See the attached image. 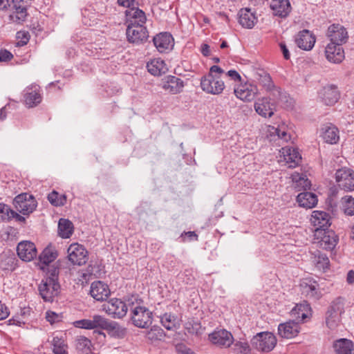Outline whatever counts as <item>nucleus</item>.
<instances>
[{"label":"nucleus","instance_id":"1","mask_svg":"<svg viewBox=\"0 0 354 354\" xmlns=\"http://www.w3.org/2000/svg\"><path fill=\"white\" fill-rule=\"evenodd\" d=\"M310 308L306 302L297 305L291 311V315L295 320H289L280 324L278 326V334L282 338L291 339L299 333V323L303 322L307 317Z\"/></svg>","mask_w":354,"mask_h":354},{"label":"nucleus","instance_id":"2","mask_svg":"<svg viewBox=\"0 0 354 354\" xmlns=\"http://www.w3.org/2000/svg\"><path fill=\"white\" fill-rule=\"evenodd\" d=\"M74 326L77 328L87 330L100 328L109 331H118L120 328L119 325L113 322H109L104 317L100 315H94L89 319H83L75 321Z\"/></svg>","mask_w":354,"mask_h":354},{"label":"nucleus","instance_id":"3","mask_svg":"<svg viewBox=\"0 0 354 354\" xmlns=\"http://www.w3.org/2000/svg\"><path fill=\"white\" fill-rule=\"evenodd\" d=\"M129 310L131 312V320L134 326L146 328L152 323V313L146 307L135 305L129 301Z\"/></svg>","mask_w":354,"mask_h":354},{"label":"nucleus","instance_id":"4","mask_svg":"<svg viewBox=\"0 0 354 354\" xmlns=\"http://www.w3.org/2000/svg\"><path fill=\"white\" fill-rule=\"evenodd\" d=\"M13 205L17 211L23 215L28 216L36 209L37 203L32 194L22 193L15 196Z\"/></svg>","mask_w":354,"mask_h":354},{"label":"nucleus","instance_id":"5","mask_svg":"<svg viewBox=\"0 0 354 354\" xmlns=\"http://www.w3.org/2000/svg\"><path fill=\"white\" fill-rule=\"evenodd\" d=\"M276 344V337L269 332L259 333L251 339L252 347L261 352H269L272 351Z\"/></svg>","mask_w":354,"mask_h":354},{"label":"nucleus","instance_id":"6","mask_svg":"<svg viewBox=\"0 0 354 354\" xmlns=\"http://www.w3.org/2000/svg\"><path fill=\"white\" fill-rule=\"evenodd\" d=\"M128 300L126 304L120 299L112 298L102 305V309L110 316L115 319H120L124 317L129 309Z\"/></svg>","mask_w":354,"mask_h":354},{"label":"nucleus","instance_id":"7","mask_svg":"<svg viewBox=\"0 0 354 354\" xmlns=\"http://www.w3.org/2000/svg\"><path fill=\"white\" fill-rule=\"evenodd\" d=\"M335 180L339 189L345 192L354 191V171L342 167L335 172Z\"/></svg>","mask_w":354,"mask_h":354},{"label":"nucleus","instance_id":"8","mask_svg":"<svg viewBox=\"0 0 354 354\" xmlns=\"http://www.w3.org/2000/svg\"><path fill=\"white\" fill-rule=\"evenodd\" d=\"M68 258L73 265L82 266L88 259V251L84 245L77 243H72L68 248Z\"/></svg>","mask_w":354,"mask_h":354},{"label":"nucleus","instance_id":"9","mask_svg":"<svg viewBox=\"0 0 354 354\" xmlns=\"http://www.w3.org/2000/svg\"><path fill=\"white\" fill-rule=\"evenodd\" d=\"M60 286L54 279H42L39 285V292L45 301L52 302L55 297L59 294Z\"/></svg>","mask_w":354,"mask_h":354},{"label":"nucleus","instance_id":"10","mask_svg":"<svg viewBox=\"0 0 354 354\" xmlns=\"http://www.w3.org/2000/svg\"><path fill=\"white\" fill-rule=\"evenodd\" d=\"M126 35L129 42L136 44H143L149 37V33L145 25H128Z\"/></svg>","mask_w":354,"mask_h":354},{"label":"nucleus","instance_id":"11","mask_svg":"<svg viewBox=\"0 0 354 354\" xmlns=\"http://www.w3.org/2000/svg\"><path fill=\"white\" fill-rule=\"evenodd\" d=\"M209 340L221 348H228L234 342L232 333L225 329H216L209 335Z\"/></svg>","mask_w":354,"mask_h":354},{"label":"nucleus","instance_id":"12","mask_svg":"<svg viewBox=\"0 0 354 354\" xmlns=\"http://www.w3.org/2000/svg\"><path fill=\"white\" fill-rule=\"evenodd\" d=\"M330 216L328 213L324 211H313L311 215L310 221L315 227V236L322 234V231L328 230L330 226Z\"/></svg>","mask_w":354,"mask_h":354},{"label":"nucleus","instance_id":"13","mask_svg":"<svg viewBox=\"0 0 354 354\" xmlns=\"http://www.w3.org/2000/svg\"><path fill=\"white\" fill-rule=\"evenodd\" d=\"M201 86L203 91L207 93L218 95L222 93L225 88L223 81L215 77L212 74L202 77Z\"/></svg>","mask_w":354,"mask_h":354},{"label":"nucleus","instance_id":"14","mask_svg":"<svg viewBox=\"0 0 354 354\" xmlns=\"http://www.w3.org/2000/svg\"><path fill=\"white\" fill-rule=\"evenodd\" d=\"M327 36L331 43L342 46L348 38L346 29L339 24H332L328 28Z\"/></svg>","mask_w":354,"mask_h":354},{"label":"nucleus","instance_id":"15","mask_svg":"<svg viewBox=\"0 0 354 354\" xmlns=\"http://www.w3.org/2000/svg\"><path fill=\"white\" fill-rule=\"evenodd\" d=\"M160 86L170 94H178L183 91L185 84L182 79L174 75H168L162 80Z\"/></svg>","mask_w":354,"mask_h":354},{"label":"nucleus","instance_id":"16","mask_svg":"<svg viewBox=\"0 0 354 354\" xmlns=\"http://www.w3.org/2000/svg\"><path fill=\"white\" fill-rule=\"evenodd\" d=\"M156 49L161 53L170 51L174 44L172 35L168 32H161L153 38Z\"/></svg>","mask_w":354,"mask_h":354},{"label":"nucleus","instance_id":"17","mask_svg":"<svg viewBox=\"0 0 354 354\" xmlns=\"http://www.w3.org/2000/svg\"><path fill=\"white\" fill-rule=\"evenodd\" d=\"M17 255L24 261H30L37 256V249L32 242L24 241L17 247Z\"/></svg>","mask_w":354,"mask_h":354},{"label":"nucleus","instance_id":"18","mask_svg":"<svg viewBox=\"0 0 354 354\" xmlns=\"http://www.w3.org/2000/svg\"><path fill=\"white\" fill-rule=\"evenodd\" d=\"M235 95L240 100L245 102H251L258 93V88L251 84H241L234 88Z\"/></svg>","mask_w":354,"mask_h":354},{"label":"nucleus","instance_id":"19","mask_svg":"<svg viewBox=\"0 0 354 354\" xmlns=\"http://www.w3.org/2000/svg\"><path fill=\"white\" fill-rule=\"evenodd\" d=\"M325 55L327 60L334 64L341 63L345 57L342 46L331 42L326 46Z\"/></svg>","mask_w":354,"mask_h":354},{"label":"nucleus","instance_id":"20","mask_svg":"<svg viewBox=\"0 0 354 354\" xmlns=\"http://www.w3.org/2000/svg\"><path fill=\"white\" fill-rule=\"evenodd\" d=\"M281 152L283 161H284L290 168L296 167L301 161V156L298 150L295 148L285 147L281 149Z\"/></svg>","mask_w":354,"mask_h":354},{"label":"nucleus","instance_id":"21","mask_svg":"<svg viewBox=\"0 0 354 354\" xmlns=\"http://www.w3.org/2000/svg\"><path fill=\"white\" fill-rule=\"evenodd\" d=\"M12 5L14 11L10 15V19L19 24L24 21L28 15L26 1L24 0H15Z\"/></svg>","mask_w":354,"mask_h":354},{"label":"nucleus","instance_id":"22","mask_svg":"<svg viewBox=\"0 0 354 354\" xmlns=\"http://www.w3.org/2000/svg\"><path fill=\"white\" fill-rule=\"evenodd\" d=\"M40 88L37 85L27 87L24 91V100L28 108L37 106L41 102Z\"/></svg>","mask_w":354,"mask_h":354},{"label":"nucleus","instance_id":"23","mask_svg":"<svg viewBox=\"0 0 354 354\" xmlns=\"http://www.w3.org/2000/svg\"><path fill=\"white\" fill-rule=\"evenodd\" d=\"M319 97L326 105H333L339 97L337 88L334 85L327 86L319 92Z\"/></svg>","mask_w":354,"mask_h":354},{"label":"nucleus","instance_id":"24","mask_svg":"<svg viewBox=\"0 0 354 354\" xmlns=\"http://www.w3.org/2000/svg\"><path fill=\"white\" fill-rule=\"evenodd\" d=\"M317 239H320L319 241L320 246L326 250H332L335 248L338 241V237L333 230H324L322 234L316 236Z\"/></svg>","mask_w":354,"mask_h":354},{"label":"nucleus","instance_id":"25","mask_svg":"<svg viewBox=\"0 0 354 354\" xmlns=\"http://www.w3.org/2000/svg\"><path fill=\"white\" fill-rule=\"evenodd\" d=\"M267 138L270 141L282 140L288 142L290 136L287 133L286 127L284 124L278 127L268 126L267 129Z\"/></svg>","mask_w":354,"mask_h":354},{"label":"nucleus","instance_id":"26","mask_svg":"<svg viewBox=\"0 0 354 354\" xmlns=\"http://www.w3.org/2000/svg\"><path fill=\"white\" fill-rule=\"evenodd\" d=\"M110 294L108 286L100 281H96L91 283L90 295L97 301L105 300Z\"/></svg>","mask_w":354,"mask_h":354},{"label":"nucleus","instance_id":"27","mask_svg":"<svg viewBox=\"0 0 354 354\" xmlns=\"http://www.w3.org/2000/svg\"><path fill=\"white\" fill-rule=\"evenodd\" d=\"M295 41L299 48L309 50L314 46L315 38L309 30H303L297 35Z\"/></svg>","mask_w":354,"mask_h":354},{"label":"nucleus","instance_id":"28","mask_svg":"<svg viewBox=\"0 0 354 354\" xmlns=\"http://www.w3.org/2000/svg\"><path fill=\"white\" fill-rule=\"evenodd\" d=\"M257 21V18L250 8H241L239 12V23L245 28L251 29Z\"/></svg>","mask_w":354,"mask_h":354},{"label":"nucleus","instance_id":"29","mask_svg":"<svg viewBox=\"0 0 354 354\" xmlns=\"http://www.w3.org/2000/svg\"><path fill=\"white\" fill-rule=\"evenodd\" d=\"M57 256L58 253L55 247L51 245L46 247L39 256L38 266L40 269L45 271L46 266L53 262Z\"/></svg>","mask_w":354,"mask_h":354},{"label":"nucleus","instance_id":"30","mask_svg":"<svg viewBox=\"0 0 354 354\" xmlns=\"http://www.w3.org/2000/svg\"><path fill=\"white\" fill-rule=\"evenodd\" d=\"M270 8L274 15L283 18L290 12L291 6L288 0H272Z\"/></svg>","mask_w":354,"mask_h":354},{"label":"nucleus","instance_id":"31","mask_svg":"<svg viewBox=\"0 0 354 354\" xmlns=\"http://www.w3.org/2000/svg\"><path fill=\"white\" fill-rule=\"evenodd\" d=\"M129 19L128 25H145L147 21L145 13L138 8L132 7L125 12Z\"/></svg>","mask_w":354,"mask_h":354},{"label":"nucleus","instance_id":"32","mask_svg":"<svg viewBox=\"0 0 354 354\" xmlns=\"http://www.w3.org/2000/svg\"><path fill=\"white\" fill-rule=\"evenodd\" d=\"M254 109L259 115L264 118H270L274 114L272 104L267 97L258 99L254 103Z\"/></svg>","mask_w":354,"mask_h":354},{"label":"nucleus","instance_id":"33","mask_svg":"<svg viewBox=\"0 0 354 354\" xmlns=\"http://www.w3.org/2000/svg\"><path fill=\"white\" fill-rule=\"evenodd\" d=\"M322 136L328 143H336L339 140L338 129L330 123L324 124L322 127Z\"/></svg>","mask_w":354,"mask_h":354},{"label":"nucleus","instance_id":"34","mask_svg":"<svg viewBox=\"0 0 354 354\" xmlns=\"http://www.w3.org/2000/svg\"><path fill=\"white\" fill-rule=\"evenodd\" d=\"M333 348L336 354H354L353 342L346 338L335 341Z\"/></svg>","mask_w":354,"mask_h":354},{"label":"nucleus","instance_id":"35","mask_svg":"<svg viewBox=\"0 0 354 354\" xmlns=\"http://www.w3.org/2000/svg\"><path fill=\"white\" fill-rule=\"evenodd\" d=\"M297 201L299 206L310 209L317 203V196L315 194L308 192H304L298 194Z\"/></svg>","mask_w":354,"mask_h":354},{"label":"nucleus","instance_id":"36","mask_svg":"<svg viewBox=\"0 0 354 354\" xmlns=\"http://www.w3.org/2000/svg\"><path fill=\"white\" fill-rule=\"evenodd\" d=\"M312 261L319 270L326 272L328 269L330 261L326 254L317 250L313 254Z\"/></svg>","mask_w":354,"mask_h":354},{"label":"nucleus","instance_id":"37","mask_svg":"<svg viewBox=\"0 0 354 354\" xmlns=\"http://www.w3.org/2000/svg\"><path fill=\"white\" fill-rule=\"evenodd\" d=\"M259 78L258 81L259 83L267 91H274L278 93V95L280 94L279 88H277L274 84L272 78L269 73H266V71H261L258 73Z\"/></svg>","mask_w":354,"mask_h":354},{"label":"nucleus","instance_id":"38","mask_svg":"<svg viewBox=\"0 0 354 354\" xmlns=\"http://www.w3.org/2000/svg\"><path fill=\"white\" fill-rule=\"evenodd\" d=\"M318 286V284L315 281L311 283L303 282L301 283V293L307 297L317 299L321 295Z\"/></svg>","mask_w":354,"mask_h":354},{"label":"nucleus","instance_id":"39","mask_svg":"<svg viewBox=\"0 0 354 354\" xmlns=\"http://www.w3.org/2000/svg\"><path fill=\"white\" fill-rule=\"evenodd\" d=\"M148 71L153 75H160L165 73L167 67L165 62L160 59H154L147 64Z\"/></svg>","mask_w":354,"mask_h":354},{"label":"nucleus","instance_id":"40","mask_svg":"<svg viewBox=\"0 0 354 354\" xmlns=\"http://www.w3.org/2000/svg\"><path fill=\"white\" fill-rule=\"evenodd\" d=\"M58 230L62 238H69L73 232V225L68 219L60 218L58 223Z\"/></svg>","mask_w":354,"mask_h":354},{"label":"nucleus","instance_id":"41","mask_svg":"<svg viewBox=\"0 0 354 354\" xmlns=\"http://www.w3.org/2000/svg\"><path fill=\"white\" fill-rule=\"evenodd\" d=\"M75 342L77 350L82 354H88L91 352L93 345L88 338L84 336H78L75 339Z\"/></svg>","mask_w":354,"mask_h":354},{"label":"nucleus","instance_id":"42","mask_svg":"<svg viewBox=\"0 0 354 354\" xmlns=\"http://www.w3.org/2000/svg\"><path fill=\"white\" fill-rule=\"evenodd\" d=\"M342 209L348 216L354 215V198L346 196L342 198Z\"/></svg>","mask_w":354,"mask_h":354},{"label":"nucleus","instance_id":"43","mask_svg":"<svg viewBox=\"0 0 354 354\" xmlns=\"http://www.w3.org/2000/svg\"><path fill=\"white\" fill-rule=\"evenodd\" d=\"M160 322L167 330H172L176 327V317L171 313H165L160 316Z\"/></svg>","mask_w":354,"mask_h":354},{"label":"nucleus","instance_id":"44","mask_svg":"<svg viewBox=\"0 0 354 354\" xmlns=\"http://www.w3.org/2000/svg\"><path fill=\"white\" fill-rule=\"evenodd\" d=\"M48 200L54 206H63L66 203V196L64 194L59 195L58 192L53 191L48 194Z\"/></svg>","mask_w":354,"mask_h":354},{"label":"nucleus","instance_id":"45","mask_svg":"<svg viewBox=\"0 0 354 354\" xmlns=\"http://www.w3.org/2000/svg\"><path fill=\"white\" fill-rule=\"evenodd\" d=\"M292 178L296 188L302 187L304 190L310 189L311 183L308 178L301 176L299 174H292Z\"/></svg>","mask_w":354,"mask_h":354},{"label":"nucleus","instance_id":"46","mask_svg":"<svg viewBox=\"0 0 354 354\" xmlns=\"http://www.w3.org/2000/svg\"><path fill=\"white\" fill-rule=\"evenodd\" d=\"M232 351L234 354H251V349L248 342H236L234 344Z\"/></svg>","mask_w":354,"mask_h":354},{"label":"nucleus","instance_id":"47","mask_svg":"<svg viewBox=\"0 0 354 354\" xmlns=\"http://www.w3.org/2000/svg\"><path fill=\"white\" fill-rule=\"evenodd\" d=\"M53 352L54 354H68L67 346L57 337H54L53 339Z\"/></svg>","mask_w":354,"mask_h":354},{"label":"nucleus","instance_id":"48","mask_svg":"<svg viewBox=\"0 0 354 354\" xmlns=\"http://www.w3.org/2000/svg\"><path fill=\"white\" fill-rule=\"evenodd\" d=\"M45 270H46L47 277L46 279H54V281H58L59 275V268L55 265L46 266Z\"/></svg>","mask_w":354,"mask_h":354},{"label":"nucleus","instance_id":"49","mask_svg":"<svg viewBox=\"0 0 354 354\" xmlns=\"http://www.w3.org/2000/svg\"><path fill=\"white\" fill-rule=\"evenodd\" d=\"M15 266V259L12 257H5L0 261V268L3 270H13Z\"/></svg>","mask_w":354,"mask_h":354},{"label":"nucleus","instance_id":"50","mask_svg":"<svg viewBox=\"0 0 354 354\" xmlns=\"http://www.w3.org/2000/svg\"><path fill=\"white\" fill-rule=\"evenodd\" d=\"M11 208L3 203H0V221H10V211Z\"/></svg>","mask_w":354,"mask_h":354},{"label":"nucleus","instance_id":"51","mask_svg":"<svg viewBox=\"0 0 354 354\" xmlns=\"http://www.w3.org/2000/svg\"><path fill=\"white\" fill-rule=\"evenodd\" d=\"M186 329L189 333L196 334L201 333L200 330L201 328V324L197 322H188L186 324Z\"/></svg>","mask_w":354,"mask_h":354},{"label":"nucleus","instance_id":"52","mask_svg":"<svg viewBox=\"0 0 354 354\" xmlns=\"http://www.w3.org/2000/svg\"><path fill=\"white\" fill-rule=\"evenodd\" d=\"M12 54L7 50H0V62H8L12 59Z\"/></svg>","mask_w":354,"mask_h":354},{"label":"nucleus","instance_id":"53","mask_svg":"<svg viewBox=\"0 0 354 354\" xmlns=\"http://www.w3.org/2000/svg\"><path fill=\"white\" fill-rule=\"evenodd\" d=\"M46 319L48 322H49L50 324H53L55 322L59 321V316L52 311H48L46 312Z\"/></svg>","mask_w":354,"mask_h":354},{"label":"nucleus","instance_id":"54","mask_svg":"<svg viewBox=\"0 0 354 354\" xmlns=\"http://www.w3.org/2000/svg\"><path fill=\"white\" fill-rule=\"evenodd\" d=\"M12 218H15L16 220V221L19 222V223H25L26 222V218L24 216L19 214L17 212H15L12 209H11V211H10V221Z\"/></svg>","mask_w":354,"mask_h":354},{"label":"nucleus","instance_id":"55","mask_svg":"<svg viewBox=\"0 0 354 354\" xmlns=\"http://www.w3.org/2000/svg\"><path fill=\"white\" fill-rule=\"evenodd\" d=\"M8 315V308L4 304L0 301V320L7 318Z\"/></svg>","mask_w":354,"mask_h":354},{"label":"nucleus","instance_id":"56","mask_svg":"<svg viewBox=\"0 0 354 354\" xmlns=\"http://www.w3.org/2000/svg\"><path fill=\"white\" fill-rule=\"evenodd\" d=\"M15 0H0V10L6 11L12 6Z\"/></svg>","mask_w":354,"mask_h":354},{"label":"nucleus","instance_id":"57","mask_svg":"<svg viewBox=\"0 0 354 354\" xmlns=\"http://www.w3.org/2000/svg\"><path fill=\"white\" fill-rule=\"evenodd\" d=\"M279 47L283 53L284 59H286L287 60L289 59L290 57V54L289 53V50H288L286 44L284 42L279 43Z\"/></svg>","mask_w":354,"mask_h":354},{"label":"nucleus","instance_id":"58","mask_svg":"<svg viewBox=\"0 0 354 354\" xmlns=\"http://www.w3.org/2000/svg\"><path fill=\"white\" fill-rule=\"evenodd\" d=\"M118 3L120 6L130 9V8L134 6L135 0H118Z\"/></svg>","mask_w":354,"mask_h":354},{"label":"nucleus","instance_id":"59","mask_svg":"<svg viewBox=\"0 0 354 354\" xmlns=\"http://www.w3.org/2000/svg\"><path fill=\"white\" fill-rule=\"evenodd\" d=\"M227 75L230 77L232 80H234V81H239V82H241V75L238 73V72L235 70H230L227 72Z\"/></svg>","mask_w":354,"mask_h":354},{"label":"nucleus","instance_id":"60","mask_svg":"<svg viewBox=\"0 0 354 354\" xmlns=\"http://www.w3.org/2000/svg\"><path fill=\"white\" fill-rule=\"evenodd\" d=\"M183 235L187 236L189 238V241L198 240V235L195 233V232H185L184 233L182 234L181 236H183Z\"/></svg>","mask_w":354,"mask_h":354},{"label":"nucleus","instance_id":"61","mask_svg":"<svg viewBox=\"0 0 354 354\" xmlns=\"http://www.w3.org/2000/svg\"><path fill=\"white\" fill-rule=\"evenodd\" d=\"M201 51L204 56H209L210 53L209 46L207 44H202Z\"/></svg>","mask_w":354,"mask_h":354},{"label":"nucleus","instance_id":"62","mask_svg":"<svg viewBox=\"0 0 354 354\" xmlns=\"http://www.w3.org/2000/svg\"><path fill=\"white\" fill-rule=\"evenodd\" d=\"M218 73L221 74L224 73V71L220 66L214 65L211 66L209 74L213 75V73Z\"/></svg>","mask_w":354,"mask_h":354},{"label":"nucleus","instance_id":"63","mask_svg":"<svg viewBox=\"0 0 354 354\" xmlns=\"http://www.w3.org/2000/svg\"><path fill=\"white\" fill-rule=\"evenodd\" d=\"M332 314L328 315L326 318V324L329 328H333L336 325V320L333 319Z\"/></svg>","mask_w":354,"mask_h":354},{"label":"nucleus","instance_id":"64","mask_svg":"<svg viewBox=\"0 0 354 354\" xmlns=\"http://www.w3.org/2000/svg\"><path fill=\"white\" fill-rule=\"evenodd\" d=\"M346 281L349 284H352L354 283V271L350 270L348 271L346 277Z\"/></svg>","mask_w":354,"mask_h":354}]
</instances>
